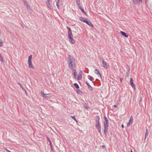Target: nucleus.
Instances as JSON below:
<instances>
[{"label": "nucleus", "mask_w": 152, "mask_h": 152, "mask_svg": "<svg viewBox=\"0 0 152 152\" xmlns=\"http://www.w3.org/2000/svg\"><path fill=\"white\" fill-rule=\"evenodd\" d=\"M102 147L103 148H105V145H103L102 146Z\"/></svg>", "instance_id": "nucleus-40"}, {"label": "nucleus", "mask_w": 152, "mask_h": 152, "mask_svg": "<svg viewBox=\"0 0 152 152\" xmlns=\"http://www.w3.org/2000/svg\"><path fill=\"white\" fill-rule=\"evenodd\" d=\"M94 72L97 75H99V76H101V75L100 73H99V72L97 69H95L94 71Z\"/></svg>", "instance_id": "nucleus-15"}, {"label": "nucleus", "mask_w": 152, "mask_h": 152, "mask_svg": "<svg viewBox=\"0 0 152 152\" xmlns=\"http://www.w3.org/2000/svg\"><path fill=\"white\" fill-rule=\"evenodd\" d=\"M48 141H49V145H50L51 150L52 151L53 150V146H52V143L51 142V141L50 140V139L49 138H48Z\"/></svg>", "instance_id": "nucleus-11"}, {"label": "nucleus", "mask_w": 152, "mask_h": 152, "mask_svg": "<svg viewBox=\"0 0 152 152\" xmlns=\"http://www.w3.org/2000/svg\"><path fill=\"white\" fill-rule=\"evenodd\" d=\"M96 127L98 129V131L100 133H101V127L100 126H96Z\"/></svg>", "instance_id": "nucleus-12"}, {"label": "nucleus", "mask_w": 152, "mask_h": 152, "mask_svg": "<svg viewBox=\"0 0 152 152\" xmlns=\"http://www.w3.org/2000/svg\"><path fill=\"white\" fill-rule=\"evenodd\" d=\"M114 107H118V106L116 105H114Z\"/></svg>", "instance_id": "nucleus-42"}, {"label": "nucleus", "mask_w": 152, "mask_h": 152, "mask_svg": "<svg viewBox=\"0 0 152 152\" xmlns=\"http://www.w3.org/2000/svg\"><path fill=\"white\" fill-rule=\"evenodd\" d=\"M41 94L43 96V97L45 95V94L44 92L42 91H41Z\"/></svg>", "instance_id": "nucleus-29"}, {"label": "nucleus", "mask_w": 152, "mask_h": 152, "mask_svg": "<svg viewBox=\"0 0 152 152\" xmlns=\"http://www.w3.org/2000/svg\"><path fill=\"white\" fill-rule=\"evenodd\" d=\"M77 88H79V86H75Z\"/></svg>", "instance_id": "nucleus-43"}, {"label": "nucleus", "mask_w": 152, "mask_h": 152, "mask_svg": "<svg viewBox=\"0 0 152 152\" xmlns=\"http://www.w3.org/2000/svg\"><path fill=\"white\" fill-rule=\"evenodd\" d=\"M74 86H78V85L76 83H75L74 84Z\"/></svg>", "instance_id": "nucleus-39"}, {"label": "nucleus", "mask_w": 152, "mask_h": 152, "mask_svg": "<svg viewBox=\"0 0 152 152\" xmlns=\"http://www.w3.org/2000/svg\"><path fill=\"white\" fill-rule=\"evenodd\" d=\"M0 61H1L2 62L3 61V58H2V56L0 54Z\"/></svg>", "instance_id": "nucleus-27"}, {"label": "nucleus", "mask_w": 152, "mask_h": 152, "mask_svg": "<svg viewBox=\"0 0 152 152\" xmlns=\"http://www.w3.org/2000/svg\"><path fill=\"white\" fill-rule=\"evenodd\" d=\"M20 87H21L22 88H23V87H22V86H20Z\"/></svg>", "instance_id": "nucleus-48"}, {"label": "nucleus", "mask_w": 152, "mask_h": 152, "mask_svg": "<svg viewBox=\"0 0 152 152\" xmlns=\"http://www.w3.org/2000/svg\"><path fill=\"white\" fill-rule=\"evenodd\" d=\"M69 41L70 42L74 44L75 42V41L72 38V35H68Z\"/></svg>", "instance_id": "nucleus-3"}, {"label": "nucleus", "mask_w": 152, "mask_h": 152, "mask_svg": "<svg viewBox=\"0 0 152 152\" xmlns=\"http://www.w3.org/2000/svg\"><path fill=\"white\" fill-rule=\"evenodd\" d=\"M108 121L104 122V128H108Z\"/></svg>", "instance_id": "nucleus-13"}, {"label": "nucleus", "mask_w": 152, "mask_h": 152, "mask_svg": "<svg viewBox=\"0 0 152 152\" xmlns=\"http://www.w3.org/2000/svg\"><path fill=\"white\" fill-rule=\"evenodd\" d=\"M77 5L78 7H79V8H80H80H82V7H81V6H80V3H79V4H77Z\"/></svg>", "instance_id": "nucleus-34"}, {"label": "nucleus", "mask_w": 152, "mask_h": 152, "mask_svg": "<svg viewBox=\"0 0 152 152\" xmlns=\"http://www.w3.org/2000/svg\"><path fill=\"white\" fill-rule=\"evenodd\" d=\"M148 132H145V138H146V137L148 136Z\"/></svg>", "instance_id": "nucleus-30"}, {"label": "nucleus", "mask_w": 152, "mask_h": 152, "mask_svg": "<svg viewBox=\"0 0 152 152\" xmlns=\"http://www.w3.org/2000/svg\"><path fill=\"white\" fill-rule=\"evenodd\" d=\"M146 132H148V129H146Z\"/></svg>", "instance_id": "nucleus-44"}, {"label": "nucleus", "mask_w": 152, "mask_h": 152, "mask_svg": "<svg viewBox=\"0 0 152 152\" xmlns=\"http://www.w3.org/2000/svg\"><path fill=\"white\" fill-rule=\"evenodd\" d=\"M99 116H98V119L96 120V126H100V125H99Z\"/></svg>", "instance_id": "nucleus-19"}, {"label": "nucleus", "mask_w": 152, "mask_h": 152, "mask_svg": "<svg viewBox=\"0 0 152 152\" xmlns=\"http://www.w3.org/2000/svg\"><path fill=\"white\" fill-rule=\"evenodd\" d=\"M25 92L26 93V91H25Z\"/></svg>", "instance_id": "nucleus-54"}, {"label": "nucleus", "mask_w": 152, "mask_h": 152, "mask_svg": "<svg viewBox=\"0 0 152 152\" xmlns=\"http://www.w3.org/2000/svg\"><path fill=\"white\" fill-rule=\"evenodd\" d=\"M71 69L72 70V73L74 75V77L75 78H76V75H77V74L76 69L74 68Z\"/></svg>", "instance_id": "nucleus-7"}, {"label": "nucleus", "mask_w": 152, "mask_h": 152, "mask_svg": "<svg viewBox=\"0 0 152 152\" xmlns=\"http://www.w3.org/2000/svg\"><path fill=\"white\" fill-rule=\"evenodd\" d=\"M3 43V40L0 38V46L1 47L2 46V44Z\"/></svg>", "instance_id": "nucleus-24"}, {"label": "nucleus", "mask_w": 152, "mask_h": 152, "mask_svg": "<svg viewBox=\"0 0 152 152\" xmlns=\"http://www.w3.org/2000/svg\"><path fill=\"white\" fill-rule=\"evenodd\" d=\"M131 152H133L132 150H131Z\"/></svg>", "instance_id": "nucleus-49"}, {"label": "nucleus", "mask_w": 152, "mask_h": 152, "mask_svg": "<svg viewBox=\"0 0 152 152\" xmlns=\"http://www.w3.org/2000/svg\"><path fill=\"white\" fill-rule=\"evenodd\" d=\"M67 62L69 69H72L75 67V58L73 56L68 55Z\"/></svg>", "instance_id": "nucleus-1"}, {"label": "nucleus", "mask_w": 152, "mask_h": 152, "mask_svg": "<svg viewBox=\"0 0 152 152\" xmlns=\"http://www.w3.org/2000/svg\"><path fill=\"white\" fill-rule=\"evenodd\" d=\"M77 91L78 94L81 95L82 94V92L80 90L77 89Z\"/></svg>", "instance_id": "nucleus-23"}, {"label": "nucleus", "mask_w": 152, "mask_h": 152, "mask_svg": "<svg viewBox=\"0 0 152 152\" xmlns=\"http://www.w3.org/2000/svg\"><path fill=\"white\" fill-rule=\"evenodd\" d=\"M104 119L105 120V121H108V120L106 116L104 117Z\"/></svg>", "instance_id": "nucleus-32"}, {"label": "nucleus", "mask_w": 152, "mask_h": 152, "mask_svg": "<svg viewBox=\"0 0 152 152\" xmlns=\"http://www.w3.org/2000/svg\"><path fill=\"white\" fill-rule=\"evenodd\" d=\"M76 2L77 4H79L80 3V0H76Z\"/></svg>", "instance_id": "nucleus-28"}, {"label": "nucleus", "mask_w": 152, "mask_h": 152, "mask_svg": "<svg viewBox=\"0 0 152 152\" xmlns=\"http://www.w3.org/2000/svg\"><path fill=\"white\" fill-rule=\"evenodd\" d=\"M4 149L5 151H7V152H11L10 151L8 150L6 148H4Z\"/></svg>", "instance_id": "nucleus-36"}, {"label": "nucleus", "mask_w": 152, "mask_h": 152, "mask_svg": "<svg viewBox=\"0 0 152 152\" xmlns=\"http://www.w3.org/2000/svg\"><path fill=\"white\" fill-rule=\"evenodd\" d=\"M32 55H30L28 56V64L29 67L33 68V66L32 64Z\"/></svg>", "instance_id": "nucleus-2"}, {"label": "nucleus", "mask_w": 152, "mask_h": 152, "mask_svg": "<svg viewBox=\"0 0 152 152\" xmlns=\"http://www.w3.org/2000/svg\"><path fill=\"white\" fill-rule=\"evenodd\" d=\"M85 23H86L89 26H91V27H94V26L91 23V22L90 20H88V19H87L85 21Z\"/></svg>", "instance_id": "nucleus-4"}, {"label": "nucleus", "mask_w": 152, "mask_h": 152, "mask_svg": "<svg viewBox=\"0 0 152 152\" xmlns=\"http://www.w3.org/2000/svg\"><path fill=\"white\" fill-rule=\"evenodd\" d=\"M88 78L90 80V81H92V82L93 83L94 81L93 80V77L90 76H88Z\"/></svg>", "instance_id": "nucleus-16"}, {"label": "nucleus", "mask_w": 152, "mask_h": 152, "mask_svg": "<svg viewBox=\"0 0 152 152\" xmlns=\"http://www.w3.org/2000/svg\"><path fill=\"white\" fill-rule=\"evenodd\" d=\"M19 85H20L19 86H21V85L20 84Z\"/></svg>", "instance_id": "nucleus-53"}, {"label": "nucleus", "mask_w": 152, "mask_h": 152, "mask_svg": "<svg viewBox=\"0 0 152 152\" xmlns=\"http://www.w3.org/2000/svg\"><path fill=\"white\" fill-rule=\"evenodd\" d=\"M80 20L82 21L83 22H85V21L86 20V19H85L84 18L82 17H80L79 18Z\"/></svg>", "instance_id": "nucleus-20"}, {"label": "nucleus", "mask_w": 152, "mask_h": 152, "mask_svg": "<svg viewBox=\"0 0 152 152\" xmlns=\"http://www.w3.org/2000/svg\"><path fill=\"white\" fill-rule=\"evenodd\" d=\"M108 128H104V133L105 135H107V134Z\"/></svg>", "instance_id": "nucleus-17"}, {"label": "nucleus", "mask_w": 152, "mask_h": 152, "mask_svg": "<svg viewBox=\"0 0 152 152\" xmlns=\"http://www.w3.org/2000/svg\"><path fill=\"white\" fill-rule=\"evenodd\" d=\"M120 80H121V81L122 80L121 79H120Z\"/></svg>", "instance_id": "nucleus-51"}, {"label": "nucleus", "mask_w": 152, "mask_h": 152, "mask_svg": "<svg viewBox=\"0 0 152 152\" xmlns=\"http://www.w3.org/2000/svg\"><path fill=\"white\" fill-rule=\"evenodd\" d=\"M133 80L132 78H130V84L131 86H134V84L133 83Z\"/></svg>", "instance_id": "nucleus-14"}, {"label": "nucleus", "mask_w": 152, "mask_h": 152, "mask_svg": "<svg viewBox=\"0 0 152 152\" xmlns=\"http://www.w3.org/2000/svg\"><path fill=\"white\" fill-rule=\"evenodd\" d=\"M50 0H47V1H50Z\"/></svg>", "instance_id": "nucleus-47"}, {"label": "nucleus", "mask_w": 152, "mask_h": 152, "mask_svg": "<svg viewBox=\"0 0 152 152\" xmlns=\"http://www.w3.org/2000/svg\"><path fill=\"white\" fill-rule=\"evenodd\" d=\"M73 119L75 120V121H76V118H75V117L74 116H72L71 117Z\"/></svg>", "instance_id": "nucleus-37"}, {"label": "nucleus", "mask_w": 152, "mask_h": 152, "mask_svg": "<svg viewBox=\"0 0 152 152\" xmlns=\"http://www.w3.org/2000/svg\"><path fill=\"white\" fill-rule=\"evenodd\" d=\"M86 83L87 86H90L89 83L87 81H86Z\"/></svg>", "instance_id": "nucleus-38"}, {"label": "nucleus", "mask_w": 152, "mask_h": 152, "mask_svg": "<svg viewBox=\"0 0 152 152\" xmlns=\"http://www.w3.org/2000/svg\"><path fill=\"white\" fill-rule=\"evenodd\" d=\"M80 10L82 11V12L85 15H86V13L85 12V11L84 10V9L83 8H80Z\"/></svg>", "instance_id": "nucleus-21"}, {"label": "nucleus", "mask_w": 152, "mask_h": 152, "mask_svg": "<svg viewBox=\"0 0 152 152\" xmlns=\"http://www.w3.org/2000/svg\"><path fill=\"white\" fill-rule=\"evenodd\" d=\"M132 88L134 89L135 90V86H132Z\"/></svg>", "instance_id": "nucleus-41"}, {"label": "nucleus", "mask_w": 152, "mask_h": 152, "mask_svg": "<svg viewBox=\"0 0 152 152\" xmlns=\"http://www.w3.org/2000/svg\"><path fill=\"white\" fill-rule=\"evenodd\" d=\"M133 119L132 118V116H131L129 121V123L127 124V126H130V124H132L133 121Z\"/></svg>", "instance_id": "nucleus-8"}, {"label": "nucleus", "mask_w": 152, "mask_h": 152, "mask_svg": "<svg viewBox=\"0 0 152 152\" xmlns=\"http://www.w3.org/2000/svg\"><path fill=\"white\" fill-rule=\"evenodd\" d=\"M50 96H51V95L50 94H45V95L44 96V97H45V98H49L50 97Z\"/></svg>", "instance_id": "nucleus-22"}, {"label": "nucleus", "mask_w": 152, "mask_h": 152, "mask_svg": "<svg viewBox=\"0 0 152 152\" xmlns=\"http://www.w3.org/2000/svg\"><path fill=\"white\" fill-rule=\"evenodd\" d=\"M66 28L68 30V35H72V31L70 28L68 26H66Z\"/></svg>", "instance_id": "nucleus-9"}, {"label": "nucleus", "mask_w": 152, "mask_h": 152, "mask_svg": "<svg viewBox=\"0 0 152 152\" xmlns=\"http://www.w3.org/2000/svg\"><path fill=\"white\" fill-rule=\"evenodd\" d=\"M102 64L103 67L107 69L108 68V66L107 65V63L104 61L102 59Z\"/></svg>", "instance_id": "nucleus-6"}, {"label": "nucleus", "mask_w": 152, "mask_h": 152, "mask_svg": "<svg viewBox=\"0 0 152 152\" xmlns=\"http://www.w3.org/2000/svg\"><path fill=\"white\" fill-rule=\"evenodd\" d=\"M88 88L91 90H93L92 88L91 87V86H88Z\"/></svg>", "instance_id": "nucleus-31"}, {"label": "nucleus", "mask_w": 152, "mask_h": 152, "mask_svg": "<svg viewBox=\"0 0 152 152\" xmlns=\"http://www.w3.org/2000/svg\"><path fill=\"white\" fill-rule=\"evenodd\" d=\"M60 0H58V1H59Z\"/></svg>", "instance_id": "nucleus-50"}, {"label": "nucleus", "mask_w": 152, "mask_h": 152, "mask_svg": "<svg viewBox=\"0 0 152 152\" xmlns=\"http://www.w3.org/2000/svg\"><path fill=\"white\" fill-rule=\"evenodd\" d=\"M24 4L26 5L27 7H28V4L27 2V1L26 0H22Z\"/></svg>", "instance_id": "nucleus-18"}, {"label": "nucleus", "mask_w": 152, "mask_h": 152, "mask_svg": "<svg viewBox=\"0 0 152 152\" xmlns=\"http://www.w3.org/2000/svg\"><path fill=\"white\" fill-rule=\"evenodd\" d=\"M21 25L22 27L23 28V26L22 25Z\"/></svg>", "instance_id": "nucleus-46"}, {"label": "nucleus", "mask_w": 152, "mask_h": 152, "mask_svg": "<svg viewBox=\"0 0 152 152\" xmlns=\"http://www.w3.org/2000/svg\"><path fill=\"white\" fill-rule=\"evenodd\" d=\"M46 4H47L48 7V8H50V1H47Z\"/></svg>", "instance_id": "nucleus-25"}, {"label": "nucleus", "mask_w": 152, "mask_h": 152, "mask_svg": "<svg viewBox=\"0 0 152 152\" xmlns=\"http://www.w3.org/2000/svg\"><path fill=\"white\" fill-rule=\"evenodd\" d=\"M82 72L80 71L78 75H76V78L77 80H80L82 78Z\"/></svg>", "instance_id": "nucleus-5"}, {"label": "nucleus", "mask_w": 152, "mask_h": 152, "mask_svg": "<svg viewBox=\"0 0 152 152\" xmlns=\"http://www.w3.org/2000/svg\"><path fill=\"white\" fill-rule=\"evenodd\" d=\"M138 1L137 2L138 3H140L142 2V0H138Z\"/></svg>", "instance_id": "nucleus-35"}, {"label": "nucleus", "mask_w": 152, "mask_h": 152, "mask_svg": "<svg viewBox=\"0 0 152 152\" xmlns=\"http://www.w3.org/2000/svg\"><path fill=\"white\" fill-rule=\"evenodd\" d=\"M120 33L121 34V35L124 37H128V35L125 32L122 31H121Z\"/></svg>", "instance_id": "nucleus-10"}, {"label": "nucleus", "mask_w": 152, "mask_h": 152, "mask_svg": "<svg viewBox=\"0 0 152 152\" xmlns=\"http://www.w3.org/2000/svg\"><path fill=\"white\" fill-rule=\"evenodd\" d=\"M84 107L86 109L88 108V106L87 104H85L84 105Z\"/></svg>", "instance_id": "nucleus-33"}, {"label": "nucleus", "mask_w": 152, "mask_h": 152, "mask_svg": "<svg viewBox=\"0 0 152 152\" xmlns=\"http://www.w3.org/2000/svg\"><path fill=\"white\" fill-rule=\"evenodd\" d=\"M121 127L122 128H123L124 127V126L123 125H121Z\"/></svg>", "instance_id": "nucleus-45"}, {"label": "nucleus", "mask_w": 152, "mask_h": 152, "mask_svg": "<svg viewBox=\"0 0 152 152\" xmlns=\"http://www.w3.org/2000/svg\"><path fill=\"white\" fill-rule=\"evenodd\" d=\"M145 0L146 1H147L148 0Z\"/></svg>", "instance_id": "nucleus-52"}, {"label": "nucleus", "mask_w": 152, "mask_h": 152, "mask_svg": "<svg viewBox=\"0 0 152 152\" xmlns=\"http://www.w3.org/2000/svg\"><path fill=\"white\" fill-rule=\"evenodd\" d=\"M59 1H57L56 2V5L57 6L58 8V9L59 10Z\"/></svg>", "instance_id": "nucleus-26"}]
</instances>
